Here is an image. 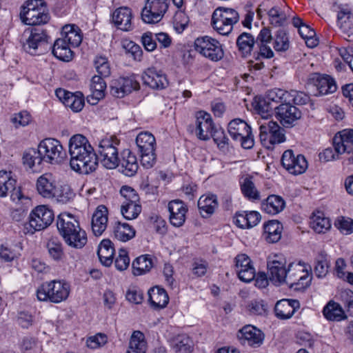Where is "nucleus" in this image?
Segmentation results:
<instances>
[{"label":"nucleus","mask_w":353,"mask_h":353,"mask_svg":"<svg viewBox=\"0 0 353 353\" xmlns=\"http://www.w3.org/2000/svg\"><path fill=\"white\" fill-rule=\"evenodd\" d=\"M70 165L75 172L88 174L98 167V157L88 139L82 134L73 135L69 141Z\"/></svg>","instance_id":"nucleus-1"},{"label":"nucleus","mask_w":353,"mask_h":353,"mask_svg":"<svg viewBox=\"0 0 353 353\" xmlns=\"http://www.w3.org/2000/svg\"><path fill=\"white\" fill-rule=\"evenodd\" d=\"M272 35L269 28H263L259 32L256 39L248 32L241 33L236 39V46L239 51L243 57L250 55L255 45L258 50L254 53V57L270 59L274 55L273 50L269 44L272 42Z\"/></svg>","instance_id":"nucleus-2"},{"label":"nucleus","mask_w":353,"mask_h":353,"mask_svg":"<svg viewBox=\"0 0 353 353\" xmlns=\"http://www.w3.org/2000/svg\"><path fill=\"white\" fill-rule=\"evenodd\" d=\"M57 226L59 234L68 246L81 249L86 244V233L80 228L78 221L72 214H59Z\"/></svg>","instance_id":"nucleus-3"},{"label":"nucleus","mask_w":353,"mask_h":353,"mask_svg":"<svg viewBox=\"0 0 353 353\" xmlns=\"http://www.w3.org/2000/svg\"><path fill=\"white\" fill-rule=\"evenodd\" d=\"M70 291L68 283L62 280H52L43 283L37 290V297L41 301L59 303L66 300Z\"/></svg>","instance_id":"nucleus-4"},{"label":"nucleus","mask_w":353,"mask_h":353,"mask_svg":"<svg viewBox=\"0 0 353 353\" xmlns=\"http://www.w3.org/2000/svg\"><path fill=\"white\" fill-rule=\"evenodd\" d=\"M288 97V91L274 88L267 92L265 99H259L258 100L255 99L253 105L262 117H265L272 113L273 110L276 112V107L280 104L287 103Z\"/></svg>","instance_id":"nucleus-5"},{"label":"nucleus","mask_w":353,"mask_h":353,"mask_svg":"<svg viewBox=\"0 0 353 353\" xmlns=\"http://www.w3.org/2000/svg\"><path fill=\"white\" fill-rule=\"evenodd\" d=\"M239 20L238 12L228 8H216L212 16V26L220 34L228 35L233 29V26Z\"/></svg>","instance_id":"nucleus-6"},{"label":"nucleus","mask_w":353,"mask_h":353,"mask_svg":"<svg viewBox=\"0 0 353 353\" xmlns=\"http://www.w3.org/2000/svg\"><path fill=\"white\" fill-rule=\"evenodd\" d=\"M119 140L114 136L101 139L99 144L98 152L101 164L107 169L116 168L119 165Z\"/></svg>","instance_id":"nucleus-7"},{"label":"nucleus","mask_w":353,"mask_h":353,"mask_svg":"<svg viewBox=\"0 0 353 353\" xmlns=\"http://www.w3.org/2000/svg\"><path fill=\"white\" fill-rule=\"evenodd\" d=\"M228 131L233 141L239 143L244 149H251L254 146L251 128L244 120L232 119L228 123Z\"/></svg>","instance_id":"nucleus-8"},{"label":"nucleus","mask_w":353,"mask_h":353,"mask_svg":"<svg viewBox=\"0 0 353 353\" xmlns=\"http://www.w3.org/2000/svg\"><path fill=\"white\" fill-rule=\"evenodd\" d=\"M54 220V213L52 210L45 205L35 208L29 216V221L24 227L27 233L31 234L36 231H40L50 225Z\"/></svg>","instance_id":"nucleus-9"},{"label":"nucleus","mask_w":353,"mask_h":353,"mask_svg":"<svg viewBox=\"0 0 353 353\" xmlns=\"http://www.w3.org/2000/svg\"><path fill=\"white\" fill-rule=\"evenodd\" d=\"M194 49L212 61H220L224 56V52L219 41L209 36L196 38L194 41Z\"/></svg>","instance_id":"nucleus-10"},{"label":"nucleus","mask_w":353,"mask_h":353,"mask_svg":"<svg viewBox=\"0 0 353 353\" xmlns=\"http://www.w3.org/2000/svg\"><path fill=\"white\" fill-rule=\"evenodd\" d=\"M38 148L43 161L48 163H59L65 157L61 143L56 139H44L38 145Z\"/></svg>","instance_id":"nucleus-11"},{"label":"nucleus","mask_w":353,"mask_h":353,"mask_svg":"<svg viewBox=\"0 0 353 353\" xmlns=\"http://www.w3.org/2000/svg\"><path fill=\"white\" fill-rule=\"evenodd\" d=\"M286 279L284 283L290 288L300 290L309 285L311 279L309 278V272L306 267L301 263H290L288 265Z\"/></svg>","instance_id":"nucleus-12"},{"label":"nucleus","mask_w":353,"mask_h":353,"mask_svg":"<svg viewBox=\"0 0 353 353\" xmlns=\"http://www.w3.org/2000/svg\"><path fill=\"white\" fill-rule=\"evenodd\" d=\"M20 41L24 51L36 54L37 49L48 43V36L40 27L28 28L23 32Z\"/></svg>","instance_id":"nucleus-13"},{"label":"nucleus","mask_w":353,"mask_h":353,"mask_svg":"<svg viewBox=\"0 0 353 353\" xmlns=\"http://www.w3.org/2000/svg\"><path fill=\"white\" fill-rule=\"evenodd\" d=\"M259 137L263 145L270 148L285 140L284 130L276 122L270 121L259 127Z\"/></svg>","instance_id":"nucleus-14"},{"label":"nucleus","mask_w":353,"mask_h":353,"mask_svg":"<svg viewBox=\"0 0 353 353\" xmlns=\"http://www.w3.org/2000/svg\"><path fill=\"white\" fill-rule=\"evenodd\" d=\"M168 8V0H146L141 18L145 23L159 22Z\"/></svg>","instance_id":"nucleus-15"},{"label":"nucleus","mask_w":353,"mask_h":353,"mask_svg":"<svg viewBox=\"0 0 353 353\" xmlns=\"http://www.w3.org/2000/svg\"><path fill=\"white\" fill-rule=\"evenodd\" d=\"M267 266L269 279L276 285L283 284L288 270L286 260L276 255L272 259H268Z\"/></svg>","instance_id":"nucleus-16"},{"label":"nucleus","mask_w":353,"mask_h":353,"mask_svg":"<svg viewBox=\"0 0 353 353\" xmlns=\"http://www.w3.org/2000/svg\"><path fill=\"white\" fill-rule=\"evenodd\" d=\"M110 94L117 98H123L133 90L139 89V82L134 76L121 77L112 81L110 85Z\"/></svg>","instance_id":"nucleus-17"},{"label":"nucleus","mask_w":353,"mask_h":353,"mask_svg":"<svg viewBox=\"0 0 353 353\" xmlns=\"http://www.w3.org/2000/svg\"><path fill=\"white\" fill-rule=\"evenodd\" d=\"M281 164L290 174L294 175L304 173L308 166L305 157L302 154L295 157L292 150H288L283 152Z\"/></svg>","instance_id":"nucleus-18"},{"label":"nucleus","mask_w":353,"mask_h":353,"mask_svg":"<svg viewBox=\"0 0 353 353\" xmlns=\"http://www.w3.org/2000/svg\"><path fill=\"white\" fill-rule=\"evenodd\" d=\"M237 338L243 345L256 348L263 344L265 335L256 327L252 325H246L239 330Z\"/></svg>","instance_id":"nucleus-19"},{"label":"nucleus","mask_w":353,"mask_h":353,"mask_svg":"<svg viewBox=\"0 0 353 353\" xmlns=\"http://www.w3.org/2000/svg\"><path fill=\"white\" fill-rule=\"evenodd\" d=\"M17 181L11 176V172L6 171H0V196H6L8 193L10 194V199L16 203L21 199H28L24 197L21 192L20 188H17Z\"/></svg>","instance_id":"nucleus-20"},{"label":"nucleus","mask_w":353,"mask_h":353,"mask_svg":"<svg viewBox=\"0 0 353 353\" xmlns=\"http://www.w3.org/2000/svg\"><path fill=\"white\" fill-rule=\"evenodd\" d=\"M276 117L283 126L290 128L301 117V111L289 102L276 107Z\"/></svg>","instance_id":"nucleus-21"},{"label":"nucleus","mask_w":353,"mask_h":353,"mask_svg":"<svg viewBox=\"0 0 353 353\" xmlns=\"http://www.w3.org/2000/svg\"><path fill=\"white\" fill-rule=\"evenodd\" d=\"M57 98L66 106L74 112H79L84 106V97L81 92L74 93L62 88H58L55 91Z\"/></svg>","instance_id":"nucleus-22"},{"label":"nucleus","mask_w":353,"mask_h":353,"mask_svg":"<svg viewBox=\"0 0 353 353\" xmlns=\"http://www.w3.org/2000/svg\"><path fill=\"white\" fill-rule=\"evenodd\" d=\"M195 128L196 137L201 140H208L214 130L210 114L200 111L196 114Z\"/></svg>","instance_id":"nucleus-23"},{"label":"nucleus","mask_w":353,"mask_h":353,"mask_svg":"<svg viewBox=\"0 0 353 353\" xmlns=\"http://www.w3.org/2000/svg\"><path fill=\"white\" fill-rule=\"evenodd\" d=\"M142 79L144 84L152 89L162 90L168 85L165 74L154 67L147 68L143 72Z\"/></svg>","instance_id":"nucleus-24"},{"label":"nucleus","mask_w":353,"mask_h":353,"mask_svg":"<svg viewBox=\"0 0 353 353\" xmlns=\"http://www.w3.org/2000/svg\"><path fill=\"white\" fill-rule=\"evenodd\" d=\"M236 270L240 280L249 283L255 278V270L250 259L244 254H239L235 258Z\"/></svg>","instance_id":"nucleus-25"},{"label":"nucleus","mask_w":353,"mask_h":353,"mask_svg":"<svg viewBox=\"0 0 353 353\" xmlns=\"http://www.w3.org/2000/svg\"><path fill=\"white\" fill-rule=\"evenodd\" d=\"M334 138V151L337 154H351L353 150V130L345 129Z\"/></svg>","instance_id":"nucleus-26"},{"label":"nucleus","mask_w":353,"mask_h":353,"mask_svg":"<svg viewBox=\"0 0 353 353\" xmlns=\"http://www.w3.org/2000/svg\"><path fill=\"white\" fill-rule=\"evenodd\" d=\"M170 222L174 227H181L185 221L188 208L181 200L176 199L169 202Z\"/></svg>","instance_id":"nucleus-27"},{"label":"nucleus","mask_w":353,"mask_h":353,"mask_svg":"<svg viewBox=\"0 0 353 353\" xmlns=\"http://www.w3.org/2000/svg\"><path fill=\"white\" fill-rule=\"evenodd\" d=\"M310 81L318 91V93L315 94L316 96L333 93L336 90V83L329 75L314 74Z\"/></svg>","instance_id":"nucleus-28"},{"label":"nucleus","mask_w":353,"mask_h":353,"mask_svg":"<svg viewBox=\"0 0 353 353\" xmlns=\"http://www.w3.org/2000/svg\"><path fill=\"white\" fill-rule=\"evenodd\" d=\"M337 25L345 35L350 37L353 34V13L347 6H339Z\"/></svg>","instance_id":"nucleus-29"},{"label":"nucleus","mask_w":353,"mask_h":353,"mask_svg":"<svg viewBox=\"0 0 353 353\" xmlns=\"http://www.w3.org/2000/svg\"><path fill=\"white\" fill-rule=\"evenodd\" d=\"M57 187V181L50 173L43 174L37 179V190L43 197L52 198Z\"/></svg>","instance_id":"nucleus-30"},{"label":"nucleus","mask_w":353,"mask_h":353,"mask_svg":"<svg viewBox=\"0 0 353 353\" xmlns=\"http://www.w3.org/2000/svg\"><path fill=\"white\" fill-rule=\"evenodd\" d=\"M300 307L299 301L295 299H282L276 302L274 307L275 315L280 319H288Z\"/></svg>","instance_id":"nucleus-31"},{"label":"nucleus","mask_w":353,"mask_h":353,"mask_svg":"<svg viewBox=\"0 0 353 353\" xmlns=\"http://www.w3.org/2000/svg\"><path fill=\"white\" fill-rule=\"evenodd\" d=\"M22 21L29 26H37L46 23L49 20L46 7H39L36 10L20 12Z\"/></svg>","instance_id":"nucleus-32"},{"label":"nucleus","mask_w":353,"mask_h":353,"mask_svg":"<svg viewBox=\"0 0 353 353\" xmlns=\"http://www.w3.org/2000/svg\"><path fill=\"white\" fill-rule=\"evenodd\" d=\"M108 223V209L104 205H99L92 218V230L97 236H101L105 230Z\"/></svg>","instance_id":"nucleus-33"},{"label":"nucleus","mask_w":353,"mask_h":353,"mask_svg":"<svg viewBox=\"0 0 353 353\" xmlns=\"http://www.w3.org/2000/svg\"><path fill=\"white\" fill-rule=\"evenodd\" d=\"M122 172L128 176H134L139 168L137 157L129 149L124 150L119 159Z\"/></svg>","instance_id":"nucleus-34"},{"label":"nucleus","mask_w":353,"mask_h":353,"mask_svg":"<svg viewBox=\"0 0 353 353\" xmlns=\"http://www.w3.org/2000/svg\"><path fill=\"white\" fill-rule=\"evenodd\" d=\"M132 12L127 7L117 9L112 14V21L120 30L129 31L132 30Z\"/></svg>","instance_id":"nucleus-35"},{"label":"nucleus","mask_w":353,"mask_h":353,"mask_svg":"<svg viewBox=\"0 0 353 353\" xmlns=\"http://www.w3.org/2000/svg\"><path fill=\"white\" fill-rule=\"evenodd\" d=\"M282 230L283 225L279 221H269L264 224L263 236L268 243H274L281 239Z\"/></svg>","instance_id":"nucleus-36"},{"label":"nucleus","mask_w":353,"mask_h":353,"mask_svg":"<svg viewBox=\"0 0 353 353\" xmlns=\"http://www.w3.org/2000/svg\"><path fill=\"white\" fill-rule=\"evenodd\" d=\"M218 207L217 197L214 194L201 196L198 201V208L200 214L204 218L212 215Z\"/></svg>","instance_id":"nucleus-37"},{"label":"nucleus","mask_w":353,"mask_h":353,"mask_svg":"<svg viewBox=\"0 0 353 353\" xmlns=\"http://www.w3.org/2000/svg\"><path fill=\"white\" fill-rule=\"evenodd\" d=\"M285 206L283 199L277 195H270L266 200L262 202L261 208L268 214H276L281 212Z\"/></svg>","instance_id":"nucleus-38"},{"label":"nucleus","mask_w":353,"mask_h":353,"mask_svg":"<svg viewBox=\"0 0 353 353\" xmlns=\"http://www.w3.org/2000/svg\"><path fill=\"white\" fill-rule=\"evenodd\" d=\"M97 254L100 261L105 266H110L113 261L114 248L109 239H103L99 245Z\"/></svg>","instance_id":"nucleus-39"},{"label":"nucleus","mask_w":353,"mask_h":353,"mask_svg":"<svg viewBox=\"0 0 353 353\" xmlns=\"http://www.w3.org/2000/svg\"><path fill=\"white\" fill-rule=\"evenodd\" d=\"M70 48L71 46L62 38L57 39L52 48V54L61 61H69L73 57V52Z\"/></svg>","instance_id":"nucleus-40"},{"label":"nucleus","mask_w":353,"mask_h":353,"mask_svg":"<svg viewBox=\"0 0 353 353\" xmlns=\"http://www.w3.org/2000/svg\"><path fill=\"white\" fill-rule=\"evenodd\" d=\"M136 143L139 152H152V151H155L156 140L150 132H140L137 137Z\"/></svg>","instance_id":"nucleus-41"},{"label":"nucleus","mask_w":353,"mask_h":353,"mask_svg":"<svg viewBox=\"0 0 353 353\" xmlns=\"http://www.w3.org/2000/svg\"><path fill=\"white\" fill-rule=\"evenodd\" d=\"M103 77L99 75H94L91 79L90 90L92 94L88 97V100L90 102V99H94L98 101L105 97V90L106 89V83L104 81Z\"/></svg>","instance_id":"nucleus-42"},{"label":"nucleus","mask_w":353,"mask_h":353,"mask_svg":"<svg viewBox=\"0 0 353 353\" xmlns=\"http://www.w3.org/2000/svg\"><path fill=\"white\" fill-rule=\"evenodd\" d=\"M61 34L62 39L71 47L79 46L82 41V36L80 30L76 29L72 25H65L63 27Z\"/></svg>","instance_id":"nucleus-43"},{"label":"nucleus","mask_w":353,"mask_h":353,"mask_svg":"<svg viewBox=\"0 0 353 353\" xmlns=\"http://www.w3.org/2000/svg\"><path fill=\"white\" fill-rule=\"evenodd\" d=\"M326 319L329 321H339L346 317L341 306L333 301H330L323 310Z\"/></svg>","instance_id":"nucleus-44"},{"label":"nucleus","mask_w":353,"mask_h":353,"mask_svg":"<svg viewBox=\"0 0 353 353\" xmlns=\"http://www.w3.org/2000/svg\"><path fill=\"white\" fill-rule=\"evenodd\" d=\"M149 301L154 308H163L169 301V297L165 290L157 287L149 292Z\"/></svg>","instance_id":"nucleus-45"},{"label":"nucleus","mask_w":353,"mask_h":353,"mask_svg":"<svg viewBox=\"0 0 353 353\" xmlns=\"http://www.w3.org/2000/svg\"><path fill=\"white\" fill-rule=\"evenodd\" d=\"M146 348L144 334L140 331H134L131 336L129 349L126 353H145Z\"/></svg>","instance_id":"nucleus-46"},{"label":"nucleus","mask_w":353,"mask_h":353,"mask_svg":"<svg viewBox=\"0 0 353 353\" xmlns=\"http://www.w3.org/2000/svg\"><path fill=\"white\" fill-rule=\"evenodd\" d=\"M113 233L116 239L121 241H128L135 236V230L128 223L118 221L115 223Z\"/></svg>","instance_id":"nucleus-47"},{"label":"nucleus","mask_w":353,"mask_h":353,"mask_svg":"<svg viewBox=\"0 0 353 353\" xmlns=\"http://www.w3.org/2000/svg\"><path fill=\"white\" fill-rule=\"evenodd\" d=\"M46 248L52 259L55 261L63 260L65 256L63 244L57 238H50L46 243Z\"/></svg>","instance_id":"nucleus-48"},{"label":"nucleus","mask_w":353,"mask_h":353,"mask_svg":"<svg viewBox=\"0 0 353 353\" xmlns=\"http://www.w3.org/2000/svg\"><path fill=\"white\" fill-rule=\"evenodd\" d=\"M22 353H40L41 345L37 338L32 336H23L19 343Z\"/></svg>","instance_id":"nucleus-49"},{"label":"nucleus","mask_w":353,"mask_h":353,"mask_svg":"<svg viewBox=\"0 0 353 353\" xmlns=\"http://www.w3.org/2000/svg\"><path fill=\"white\" fill-rule=\"evenodd\" d=\"M43 161L39 150L29 148L23 154V163L31 169L39 168Z\"/></svg>","instance_id":"nucleus-50"},{"label":"nucleus","mask_w":353,"mask_h":353,"mask_svg":"<svg viewBox=\"0 0 353 353\" xmlns=\"http://www.w3.org/2000/svg\"><path fill=\"white\" fill-rule=\"evenodd\" d=\"M251 176H247L241 182V190L243 194L252 201L260 199V192L257 190Z\"/></svg>","instance_id":"nucleus-51"},{"label":"nucleus","mask_w":353,"mask_h":353,"mask_svg":"<svg viewBox=\"0 0 353 353\" xmlns=\"http://www.w3.org/2000/svg\"><path fill=\"white\" fill-rule=\"evenodd\" d=\"M152 267V259L149 255H142L132 262L134 275H141L150 270Z\"/></svg>","instance_id":"nucleus-52"},{"label":"nucleus","mask_w":353,"mask_h":353,"mask_svg":"<svg viewBox=\"0 0 353 353\" xmlns=\"http://www.w3.org/2000/svg\"><path fill=\"white\" fill-rule=\"evenodd\" d=\"M273 48L277 52H285L290 48V41L285 30H278L272 37Z\"/></svg>","instance_id":"nucleus-53"},{"label":"nucleus","mask_w":353,"mask_h":353,"mask_svg":"<svg viewBox=\"0 0 353 353\" xmlns=\"http://www.w3.org/2000/svg\"><path fill=\"white\" fill-rule=\"evenodd\" d=\"M310 225L312 229L318 233H324L331 227L329 219L325 217L321 212H318L317 214H314L312 216Z\"/></svg>","instance_id":"nucleus-54"},{"label":"nucleus","mask_w":353,"mask_h":353,"mask_svg":"<svg viewBox=\"0 0 353 353\" xmlns=\"http://www.w3.org/2000/svg\"><path fill=\"white\" fill-rule=\"evenodd\" d=\"M76 194L68 185H61L57 187L54 192V198L58 202L65 204L71 202L75 197Z\"/></svg>","instance_id":"nucleus-55"},{"label":"nucleus","mask_w":353,"mask_h":353,"mask_svg":"<svg viewBox=\"0 0 353 353\" xmlns=\"http://www.w3.org/2000/svg\"><path fill=\"white\" fill-rule=\"evenodd\" d=\"M192 341L185 335L178 336L174 341L175 352L190 353L192 350Z\"/></svg>","instance_id":"nucleus-56"},{"label":"nucleus","mask_w":353,"mask_h":353,"mask_svg":"<svg viewBox=\"0 0 353 353\" xmlns=\"http://www.w3.org/2000/svg\"><path fill=\"white\" fill-rule=\"evenodd\" d=\"M122 47L134 61H141L142 60L143 50L139 45L132 41L125 39L122 41Z\"/></svg>","instance_id":"nucleus-57"},{"label":"nucleus","mask_w":353,"mask_h":353,"mask_svg":"<svg viewBox=\"0 0 353 353\" xmlns=\"http://www.w3.org/2000/svg\"><path fill=\"white\" fill-rule=\"evenodd\" d=\"M141 212V206L137 203H122L121 212L128 220L136 219Z\"/></svg>","instance_id":"nucleus-58"},{"label":"nucleus","mask_w":353,"mask_h":353,"mask_svg":"<svg viewBox=\"0 0 353 353\" xmlns=\"http://www.w3.org/2000/svg\"><path fill=\"white\" fill-rule=\"evenodd\" d=\"M314 272L318 278H323L328 272V262L327 255L320 253L316 259V264L314 268Z\"/></svg>","instance_id":"nucleus-59"},{"label":"nucleus","mask_w":353,"mask_h":353,"mask_svg":"<svg viewBox=\"0 0 353 353\" xmlns=\"http://www.w3.org/2000/svg\"><path fill=\"white\" fill-rule=\"evenodd\" d=\"M96 70L99 76L109 77L110 74V66L108 59L104 56H97L94 61Z\"/></svg>","instance_id":"nucleus-60"},{"label":"nucleus","mask_w":353,"mask_h":353,"mask_svg":"<svg viewBox=\"0 0 353 353\" xmlns=\"http://www.w3.org/2000/svg\"><path fill=\"white\" fill-rule=\"evenodd\" d=\"M268 14L270 22L274 26H281L286 20L285 14L277 7L272 8Z\"/></svg>","instance_id":"nucleus-61"},{"label":"nucleus","mask_w":353,"mask_h":353,"mask_svg":"<svg viewBox=\"0 0 353 353\" xmlns=\"http://www.w3.org/2000/svg\"><path fill=\"white\" fill-rule=\"evenodd\" d=\"M288 102L295 105H305L310 101V97L303 92L292 90L288 91Z\"/></svg>","instance_id":"nucleus-62"},{"label":"nucleus","mask_w":353,"mask_h":353,"mask_svg":"<svg viewBox=\"0 0 353 353\" xmlns=\"http://www.w3.org/2000/svg\"><path fill=\"white\" fill-rule=\"evenodd\" d=\"M217 146L222 150L225 151L229 148V139L226 137L224 131L222 129H214L211 136Z\"/></svg>","instance_id":"nucleus-63"},{"label":"nucleus","mask_w":353,"mask_h":353,"mask_svg":"<svg viewBox=\"0 0 353 353\" xmlns=\"http://www.w3.org/2000/svg\"><path fill=\"white\" fill-rule=\"evenodd\" d=\"M120 194L123 197L122 203H138L139 196L136 191L129 186H123L120 190Z\"/></svg>","instance_id":"nucleus-64"}]
</instances>
